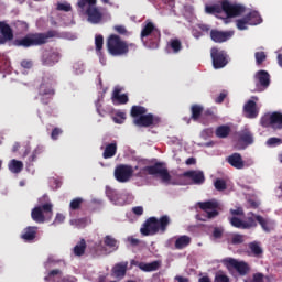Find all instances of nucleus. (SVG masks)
Wrapping results in <instances>:
<instances>
[{
  "label": "nucleus",
  "instance_id": "30",
  "mask_svg": "<svg viewBox=\"0 0 282 282\" xmlns=\"http://www.w3.org/2000/svg\"><path fill=\"white\" fill-rule=\"evenodd\" d=\"M191 237L183 235L178 237L174 243L176 250H184V248H188L191 246Z\"/></svg>",
  "mask_w": 282,
  "mask_h": 282
},
{
  "label": "nucleus",
  "instance_id": "11",
  "mask_svg": "<svg viewBox=\"0 0 282 282\" xmlns=\"http://www.w3.org/2000/svg\"><path fill=\"white\" fill-rule=\"evenodd\" d=\"M133 177V166L120 164L115 169V178L117 182L124 184Z\"/></svg>",
  "mask_w": 282,
  "mask_h": 282
},
{
  "label": "nucleus",
  "instance_id": "46",
  "mask_svg": "<svg viewBox=\"0 0 282 282\" xmlns=\"http://www.w3.org/2000/svg\"><path fill=\"white\" fill-rule=\"evenodd\" d=\"M267 147H281L282 139L276 137H271L265 142Z\"/></svg>",
  "mask_w": 282,
  "mask_h": 282
},
{
  "label": "nucleus",
  "instance_id": "31",
  "mask_svg": "<svg viewBox=\"0 0 282 282\" xmlns=\"http://www.w3.org/2000/svg\"><path fill=\"white\" fill-rule=\"evenodd\" d=\"M116 153H118V144L109 143L104 150L102 158L104 160H109L110 158H113Z\"/></svg>",
  "mask_w": 282,
  "mask_h": 282
},
{
  "label": "nucleus",
  "instance_id": "34",
  "mask_svg": "<svg viewBox=\"0 0 282 282\" xmlns=\"http://www.w3.org/2000/svg\"><path fill=\"white\" fill-rule=\"evenodd\" d=\"M230 126L223 124L216 128L215 135L216 138H220L221 140H224L228 138V135H230Z\"/></svg>",
  "mask_w": 282,
  "mask_h": 282
},
{
  "label": "nucleus",
  "instance_id": "3",
  "mask_svg": "<svg viewBox=\"0 0 282 282\" xmlns=\"http://www.w3.org/2000/svg\"><path fill=\"white\" fill-rule=\"evenodd\" d=\"M140 39L141 41H144V39H150V47L155 50L160 45L162 31H160V29H158L155 23L151 22V20H147L142 26Z\"/></svg>",
  "mask_w": 282,
  "mask_h": 282
},
{
  "label": "nucleus",
  "instance_id": "5",
  "mask_svg": "<svg viewBox=\"0 0 282 282\" xmlns=\"http://www.w3.org/2000/svg\"><path fill=\"white\" fill-rule=\"evenodd\" d=\"M55 94L54 83L50 78H43L37 87V98L40 99V102H42V105H48L52 102Z\"/></svg>",
  "mask_w": 282,
  "mask_h": 282
},
{
  "label": "nucleus",
  "instance_id": "57",
  "mask_svg": "<svg viewBox=\"0 0 282 282\" xmlns=\"http://www.w3.org/2000/svg\"><path fill=\"white\" fill-rule=\"evenodd\" d=\"M95 107H96L97 113H98L101 118H105V116H107V111L102 110V104H100V99H98V100L95 102Z\"/></svg>",
  "mask_w": 282,
  "mask_h": 282
},
{
  "label": "nucleus",
  "instance_id": "26",
  "mask_svg": "<svg viewBox=\"0 0 282 282\" xmlns=\"http://www.w3.org/2000/svg\"><path fill=\"white\" fill-rule=\"evenodd\" d=\"M243 111L247 116V118L253 119L259 116V110L257 109V102L254 100H249L243 106Z\"/></svg>",
  "mask_w": 282,
  "mask_h": 282
},
{
  "label": "nucleus",
  "instance_id": "39",
  "mask_svg": "<svg viewBox=\"0 0 282 282\" xmlns=\"http://www.w3.org/2000/svg\"><path fill=\"white\" fill-rule=\"evenodd\" d=\"M104 243L107 246V248H110L113 251L118 250V240H116V238L112 236H106L104 238Z\"/></svg>",
  "mask_w": 282,
  "mask_h": 282
},
{
  "label": "nucleus",
  "instance_id": "19",
  "mask_svg": "<svg viewBox=\"0 0 282 282\" xmlns=\"http://www.w3.org/2000/svg\"><path fill=\"white\" fill-rule=\"evenodd\" d=\"M86 14L88 17L89 23H93V25H98V23L102 22V12H100V9L98 7H87L86 8Z\"/></svg>",
  "mask_w": 282,
  "mask_h": 282
},
{
  "label": "nucleus",
  "instance_id": "43",
  "mask_svg": "<svg viewBox=\"0 0 282 282\" xmlns=\"http://www.w3.org/2000/svg\"><path fill=\"white\" fill-rule=\"evenodd\" d=\"M170 47L173 50L174 54L182 51V42L178 39L171 40Z\"/></svg>",
  "mask_w": 282,
  "mask_h": 282
},
{
  "label": "nucleus",
  "instance_id": "7",
  "mask_svg": "<svg viewBox=\"0 0 282 282\" xmlns=\"http://www.w3.org/2000/svg\"><path fill=\"white\" fill-rule=\"evenodd\" d=\"M220 6H223V12H225L227 18H224V22L228 23V19H235V17H241L246 12V7L243 4H232L228 0H221Z\"/></svg>",
  "mask_w": 282,
  "mask_h": 282
},
{
  "label": "nucleus",
  "instance_id": "60",
  "mask_svg": "<svg viewBox=\"0 0 282 282\" xmlns=\"http://www.w3.org/2000/svg\"><path fill=\"white\" fill-rule=\"evenodd\" d=\"M58 274H62L61 269H55L48 272V275H46L44 278V281H50V279H52V276H58Z\"/></svg>",
  "mask_w": 282,
  "mask_h": 282
},
{
  "label": "nucleus",
  "instance_id": "18",
  "mask_svg": "<svg viewBox=\"0 0 282 282\" xmlns=\"http://www.w3.org/2000/svg\"><path fill=\"white\" fill-rule=\"evenodd\" d=\"M132 265H138L139 270H142V272H155L162 268V261L155 260L150 263L147 262H135V260L131 261Z\"/></svg>",
  "mask_w": 282,
  "mask_h": 282
},
{
  "label": "nucleus",
  "instance_id": "23",
  "mask_svg": "<svg viewBox=\"0 0 282 282\" xmlns=\"http://www.w3.org/2000/svg\"><path fill=\"white\" fill-rule=\"evenodd\" d=\"M121 93L122 88L115 87L111 97L113 105H127V102H129V96L127 94L121 95Z\"/></svg>",
  "mask_w": 282,
  "mask_h": 282
},
{
  "label": "nucleus",
  "instance_id": "45",
  "mask_svg": "<svg viewBox=\"0 0 282 282\" xmlns=\"http://www.w3.org/2000/svg\"><path fill=\"white\" fill-rule=\"evenodd\" d=\"M105 45V37L102 35H96L95 36V46L96 52H102V46Z\"/></svg>",
  "mask_w": 282,
  "mask_h": 282
},
{
  "label": "nucleus",
  "instance_id": "20",
  "mask_svg": "<svg viewBox=\"0 0 282 282\" xmlns=\"http://www.w3.org/2000/svg\"><path fill=\"white\" fill-rule=\"evenodd\" d=\"M183 177H188L192 180L193 184L200 186L206 182V176L204 175L203 171L191 170L183 173Z\"/></svg>",
  "mask_w": 282,
  "mask_h": 282
},
{
  "label": "nucleus",
  "instance_id": "29",
  "mask_svg": "<svg viewBox=\"0 0 282 282\" xmlns=\"http://www.w3.org/2000/svg\"><path fill=\"white\" fill-rule=\"evenodd\" d=\"M170 225H171V217H169L167 215H163L159 219L156 218L158 232H161L162 235H164V232H166Z\"/></svg>",
  "mask_w": 282,
  "mask_h": 282
},
{
  "label": "nucleus",
  "instance_id": "38",
  "mask_svg": "<svg viewBox=\"0 0 282 282\" xmlns=\"http://www.w3.org/2000/svg\"><path fill=\"white\" fill-rule=\"evenodd\" d=\"M206 14H221L224 12V6L223 4H212L205 7Z\"/></svg>",
  "mask_w": 282,
  "mask_h": 282
},
{
  "label": "nucleus",
  "instance_id": "59",
  "mask_svg": "<svg viewBox=\"0 0 282 282\" xmlns=\"http://www.w3.org/2000/svg\"><path fill=\"white\" fill-rule=\"evenodd\" d=\"M213 237L214 239H221V237H224V229L215 227L213 231Z\"/></svg>",
  "mask_w": 282,
  "mask_h": 282
},
{
  "label": "nucleus",
  "instance_id": "64",
  "mask_svg": "<svg viewBox=\"0 0 282 282\" xmlns=\"http://www.w3.org/2000/svg\"><path fill=\"white\" fill-rule=\"evenodd\" d=\"M32 61L24 59L21 62V67L24 69H32Z\"/></svg>",
  "mask_w": 282,
  "mask_h": 282
},
{
  "label": "nucleus",
  "instance_id": "4",
  "mask_svg": "<svg viewBox=\"0 0 282 282\" xmlns=\"http://www.w3.org/2000/svg\"><path fill=\"white\" fill-rule=\"evenodd\" d=\"M145 175H159L163 184H171V174L169 173V170L160 162L155 163L154 165L144 166L137 174H134V177H144Z\"/></svg>",
  "mask_w": 282,
  "mask_h": 282
},
{
  "label": "nucleus",
  "instance_id": "62",
  "mask_svg": "<svg viewBox=\"0 0 282 282\" xmlns=\"http://www.w3.org/2000/svg\"><path fill=\"white\" fill-rule=\"evenodd\" d=\"M216 282H230V278L228 275L219 274L215 278Z\"/></svg>",
  "mask_w": 282,
  "mask_h": 282
},
{
  "label": "nucleus",
  "instance_id": "28",
  "mask_svg": "<svg viewBox=\"0 0 282 282\" xmlns=\"http://www.w3.org/2000/svg\"><path fill=\"white\" fill-rule=\"evenodd\" d=\"M191 118L187 119V124H191V120L194 122H199V118H202V113H204V106L194 104L191 107Z\"/></svg>",
  "mask_w": 282,
  "mask_h": 282
},
{
  "label": "nucleus",
  "instance_id": "14",
  "mask_svg": "<svg viewBox=\"0 0 282 282\" xmlns=\"http://www.w3.org/2000/svg\"><path fill=\"white\" fill-rule=\"evenodd\" d=\"M41 61L44 67H54L61 61V53L57 50L51 48L42 54Z\"/></svg>",
  "mask_w": 282,
  "mask_h": 282
},
{
  "label": "nucleus",
  "instance_id": "51",
  "mask_svg": "<svg viewBox=\"0 0 282 282\" xmlns=\"http://www.w3.org/2000/svg\"><path fill=\"white\" fill-rule=\"evenodd\" d=\"M236 25L238 28V30H248L249 22H248V18H246V15L242 19H239L236 21Z\"/></svg>",
  "mask_w": 282,
  "mask_h": 282
},
{
  "label": "nucleus",
  "instance_id": "13",
  "mask_svg": "<svg viewBox=\"0 0 282 282\" xmlns=\"http://www.w3.org/2000/svg\"><path fill=\"white\" fill-rule=\"evenodd\" d=\"M198 208L206 213L207 219H215V217L219 216V210H217L219 208V203H217V200L199 202Z\"/></svg>",
  "mask_w": 282,
  "mask_h": 282
},
{
  "label": "nucleus",
  "instance_id": "47",
  "mask_svg": "<svg viewBox=\"0 0 282 282\" xmlns=\"http://www.w3.org/2000/svg\"><path fill=\"white\" fill-rule=\"evenodd\" d=\"M97 0H79L78 6L82 10L88 4V8H96Z\"/></svg>",
  "mask_w": 282,
  "mask_h": 282
},
{
  "label": "nucleus",
  "instance_id": "44",
  "mask_svg": "<svg viewBox=\"0 0 282 282\" xmlns=\"http://www.w3.org/2000/svg\"><path fill=\"white\" fill-rule=\"evenodd\" d=\"M112 120L116 124H124V121L127 120V113L124 112H117L113 117Z\"/></svg>",
  "mask_w": 282,
  "mask_h": 282
},
{
  "label": "nucleus",
  "instance_id": "8",
  "mask_svg": "<svg viewBox=\"0 0 282 282\" xmlns=\"http://www.w3.org/2000/svg\"><path fill=\"white\" fill-rule=\"evenodd\" d=\"M210 56L214 69H224L228 65V53L226 51L212 47Z\"/></svg>",
  "mask_w": 282,
  "mask_h": 282
},
{
  "label": "nucleus",
  "instance_id": "63",
  "mask_svg": "<svg viewBox=\"0 0 282 282\" xmlns=\"http://www.w3.org/2000/svg\"><path fill=\"white\" fill-rule=\"evenodd\" d=\"M132 213L138 216L144 215V208L142 206L133 207Z\"/></svg>",
  "mask_w": 282,
  "mask_h": 282
},
{
  "label": "nucleus",
  "instance_id": "55",
  "mask_svg": "<svg viewBox=\"0 0 282 282\" xmlns=\"http://www.w3.org/2000/svg\"><path fill=\"white\" fill-rule=\"evenodd\" d=\"M214 186H215L216 191H226V188H227L226 181H224L221 178H217L215 181Z\"/></svg>",
  "mask_w": 282,
  "mask_h": 282
},
{
  "label": "nucleus",
  "instance_id": "2",
  "mask_svg": "<svg viewBox=\"0 0 282 282\" xmlns=\"http://www.w3.org/2000/svg\"><path fill=\"white\" fill-rule=\"evenodd\" d=\"M106 47L110 56H127L129 47H135V44H129L118 34H110L106 42Z\"/></svg>",
  "mask_w": 282,
  "mask_h": 282
},
{
  "label": "nucleus",
  "instance_id": "32",
  "mask_svg": "<svg viewBox=\"0 0 282 282\" xmlns=\"http://www.w3.org/2000/svg\"><path fill=\"white\" fill-rule=\"evenodd\" d=\"M249 25H259V23H262L263 19H261V15L257 11H251L247 15H245Z\"/></svg>",
  "mask_w": 282,
  "mask_h": 282
},
{
  "label": "nucleus",
  "instance_id": "12",
  "mask_svg": "<svg viewBox=\"0 0 282 282\" xmlns=\"http://www.w3.org/2000/svg\"><path fill=\"white\" fill-rule=\"evenodd\" d=\"M160 122H162V119L153 113H145L133 120V124H135V127L143 128L158 127Z\"/></svg>",
  "mask_w": 282,
  "mask_h": 282
},
{
  "label": "nucleus",
  "instance_id": "58",
  "mask_svg": "<svg viewBox=\"0 0 282 282\" xmlns=\"http://www.w3.org/2000/svg\"><path fill=\"white\" fill-rule=\"evenodd\" d=\"M265 279V275L261 272L254 273L252 275V280L251 281H247V282H263Z\"/></svg>",
  "mask_w": 282,
  "mask_h": 282
},
{
  "label": "nucleus",
  "instance_id": "25",
  "mask_svg": "<svg viewBox=\"0 0 282 282\" xmlns=\"http://www.w3.org/2000/svg\"><path fill=\"white\" fill-rule=\"evenodd\" d=\"M127 268H129V262H119L112 268V274L116 279H124L127 276Z\"/></svg>",
  "mask_w": 282,
  "mask_h": 282
},
{
  "label": "nucleus",
  "instance_id": "1",
  "mask_svg": "<svg viewBox=\"0 0 282 282\" xmlns=\"http://www.w3.org/2000/svg\"><path fill=\"white\" fill-rule=\"evenodd\" d=\"M61 36L57 31L51 30L46 33H29L23 37L13 40L14 47H24L28 50L29 47H39L41 45H45L48 39H56Z\"/></svg>",
  "mask_w": 282,
  "mask_h": 282
},
{
  "label": "nucleus",
  "instance_id": "33",
  "mask_svg": "<svg viewBox=\"0 0 282 282\" xmlns=\"http://www.w3.org/2000/svg\"><path fill=\"white\" fill-rule=\"evenodd\" d=\"M256 221H258L264 232H270V230H272V221H270V219H267L261 215H256Z\"/></svg>",
  "mask_w": 282,
  "mask_h": 282
},
{
  "label": "nucleus",
  "instance_id": "54",
  "mask_svg": "<svg viewBox=\"0 0 282 282\" xmlns=\"http://www.w3.org/2000/svg\"><path fill=\"white\" fill-rule=\"evenodd\" d=\"M226 98H228V90H223V91L214 99V102H216V105H221V102H224V100H226Z\"/></svg>",
  "mask_w": 282,
  "mask_h": 282
},
{
  "label": "nucleus",
  "instance_id": "27",
  "mask_svg": "<svg viewBox=\"0 0 282 282\" xmlns=\"http://www.w3.org/2000/svg\"><path fill=\"white\" fill-rule=\"evenodd\" d=\"M37 230L39 227L36 226H29L24 228L23 232L21 234V239L26 242L34 241L36 239Z\"/></svg>",
  "mask_w": 282,
  "mask_h": 282
},
{
  "label": "nucleus",
  "instance_id": "17",
  "mask_svg": "<svg viewBox=\"0 0 282 282\" xmlns=\"http://www.w3.org/2000/svg\"><path fill=\"white\" fill-rule=\"evenodd\" d=\"M235 35V31H219V30H212L210 31V39L214 43H226L229 39H232Z\"/></svg>",
  "mask_w": 282,
  "mask_h": 282
},
{
  "label": "nucleus",
  "instance_id": "6",
  "mask_svg": "<svg viewBox=\"0 0 282 282\" xmlns=\"http://www.w3.org/2000/svg\"><path fill=\"white\" fill-rule=\"evenodd\" d=\"M260 124L264 129H273V131H281L282 113L280 111L268 112L261 117Z\"/></svg>",
  "mask_w": 282,
  "mask_h": 282
},
{
  "label": "nucleus",
  "instance_id": "16",
  "mask_svg": "<svg viewBox=\"0 0 282 282\" xmlns=\"http://www.w3.org/2000/svg\"><path fill=\"white\" fill-rule=\"evenodd\" d=\"M258 91H264L270 87V73L267 70H258L254 75Z\"/></svg>",
  "mask_w": 282,
  "mask_h": 282
},
{
  "label": "nucleus",
  "instance_id": "48",
  "mask_svg": "<svg viewBox=\"0 0 282 282\" xmlns=\"http://www.w3.org/2000/svg\"><path fill=\"white\" fill-rule=\"evenodd\" d=\"M256 63L257 65H263V62H265V58H268V55H265V52H256L254 54Z\"/></svg>",
  "mask_w": 282,
  "mask_h": 282
},
{
  "label": "nucleus",
  "instance_id": "50",
  "mask_svg": "<svg viewBox=\"0 0 282 282\" xmlns=\"http://www.w3.org/2000/svg\"><path fill=\"white\" fill-rule=\"evenodd\" d=\"M229 221H230L231 226H234V228H239V229L243 230L245 223L240 218L231 217Z\"/></svg>",
  "mask_w": 282,
  "mask_h": 282
},
{
  "label": "nucleus",
  "instance_id": "22",
  "mask_svg": "<svg viewBox=\"0 0 282 282\" xmlns=\"http://www.w3.org/2000/svg\"><path fill=\"white\" fill-rule=\"evenodd\" d=\"M228 164L232 166L234 169H237L238 171H241V169L246 167V163L243 162V158L241 156L240 153H232L229 155L227 159Z\"/></svg>",
  "mask_w": 282,
  "mask_h": 282
},
{
  "label": "nucleus",
  "instance_id": "42",
  "mask_svg": "<svg viewBox=\"0 0 282 282\" xmlns=\"http://www.w3.org/2000/svg\"><path fill=\"white\" fill-rule=\"evenodd\" d=\"M84 199L82 197H76L70 200L69 208L70 210H80Z\"/></svg>",
  "mask_w": 282,
  "mask_h": 282
},
{
  "label": "nucleus",
  "instance_id": "36",
  "mask_svg": "<svg viewBox=\"0 0 282 282\" xmlns=\"http://www.w3.org/2000/svg\"><path fill=\"white\" fill-rule=\"evenodd\" d=\"M147 108L144 106H132L130 110V115L134 120H138V118H141V116L147 115Z\"/></svg>",
  "mask_w": 282,
  "mask_h": 282
},
{
  "label": "nucleus",
  "instance_id": "24",
  "mask_svg": "<svg viewBox=\"0 0 282 282\" xmlns=\"http://www.w3.org/2000/svg\"><path fill=\"white\" fill-rule=\"evenodd\" d=\"M0 34L8 42L14 41V30L6 21H0Z\"/></svg>",
  "mask_w": 282,
  "mask_h": 282
},
{
  "label": "nucleus",
  "instance_id": "41",
  "mask_svg": "<svg viewBox=\"0 0 282 282\" xmlns=\"http://www.w3.org/2000/svg\"><path fill=\"white\" fill-rule=\"evenodd\" d=\"M249 250H251L254 257H261V254H263V249L259 246V242H250Z\"/></svg>",
  "mask_w": 282,
  "mask_h": 282
},
{
  "label": "nucleus",
  "instance_id": "49",
  "mask_svg": "<svg viewBox=\"0 0 282 282\" xmlns=\"http://www.w3.org/2000/svg\"><path fill=\"white\" fill-rule=\"evenodd\" d=\"M56 10L59 12H72V4L68 2H58Z\"/></svg>",
  "mask_w": 282,
  "mask_h": 282
},
{
  "label": "nucleus",
  "instance_id": "40",
  "mask_svg": "<svg viewBox=\"0 0 282 282\" xmlns=\"http://www.w3.org/2000/svg\"><path fill=\"white\" fill-rule=\"evenodd\" d=\"M252 215L253 216L247 217V219L243 221L245 223L243 230H248L250 228H257V216H254V214Z\"/></svg>",
  "mask_w": 282,
  "mask_h": 282
},
{
  "label": "nucleus",
  "instance_id": "35",
  "mask_svg": "<svg viewBox=\"0 0 282 282\" xmlns=\"http://www.w3.org/2000/svg\"><path fill=\"white\" fill-rule=\"evenodd\" d=\"M8 169L11 173H21V171H23V163L17 159H13L9 162Z\"/></svg>",
  "mask_w": 282,
  "mask_h": 282
},
{
  "label": "nucleus",
  "instance_id": "37",
  "mask_svg": "<svg viewBox=\"0 0 282 282\" xmlns=\"http://www.w3.org/2000/svg\"><path fill=\"white\" fill-rule=\"evenodd\" d=\"M85 250H87V242L85 241V239H82L74 247V254H75V257H83V254H85Z\"/></svg>",
  "mask_w": 282,
  "mask_h": 282
},
{
  "label": "nucleus",
  "instance_id": "56",
  "mask_svg": "<svg viewBox=\"0 0 282 282\" xmlns=\"http://www.w3.org/2000/svg\"><path fill=\"white\" fill-rule=\"evenodd\" d=\"M232 246H239V243H243V235L235 234L231 238Z\"/></svg>",
  "mask_w": 282,
  "mask_h": 282
},
{
  "label": "nucleus",
  "instance_id": "10",
  "mask_svg": "<svg viewBox=\"0 0 282 282\" xmlns=\"http://www.w3.org/2000/svg\"><path fill=\"white\" fill-rule=\"evenodd\" d=\"M52 208H54L52 203H46L42 206L34 207L31 212V218L33 221H35V224H45V214L52 215Z\"/></svg>",
  "mask_w": 282,
  "mask_h": 282
},
{
  "label": "nucleus",
  "instance_id": "9",
  "mask_svg": "<svg viewBox=\"0 0 282 282\" xmlns=\"http://www.w3.org/2000/svg\"><path fill=\"white\" fill-rule=\"evenodd\" d=\"M224 265L228 270H236L240 276H246L250 272V265L246 261H239L234 258H225L223 260Z\"/></svg>",
  "mask_w": 282,
  "mask_h": 282
},
{
  "label": "nucleus",
  "instance_id": "15",
  "mask_svg": "<svg viewBox=\"0 0 282 282\" xmlns=\"http://www.w3.org/2000/svg\"><path fill=\"white\" fill-rule=\"evenodd\" d=\"M141 235H143V237H149V236H153V235H158V218L156 217H150L148 218L141 229H140Z\"/></svg>",
  "mask_w": 282,
  "mask_h": 282
},
{
  "label": "nucleus",
  "instance_id": "21",
  "mask_svg": "<svg viewBox=\"0 0 282 282\" xmlns=\"http://www.w3.org/2000/svg\"><path fill=\"white\" fill-rule=\"evenodd\" d=\"M238 142H240V144H243V149H246V147L254 144V134H252V131H250V129L245 128L243 130L238 132Z\"/></svg>",
  "mask_w": 282,
  "mask_h": 282
},
{
  "label": "nucleus",
  "instance_id": "53",
  "mask_svg": "<svg viewBox=\"0 0 282 282\" xmlns=\"http://www.w3.org/2000/svg\"><path fill=\"white\" fill-rule=\"evenodd\" d=\"M113 30L115 32H117V34H120L121 36H129V31L127 30L126 25H115Z\"/></svg>",
  "mask_w": 282,
  "mask_h": 282
},
{
  "label": "nucleus",
  "instance_id": "52",
  "mask_svg": "<svg viewBox=\"0 0 282 282\" xmlns=\"http://www.w3.org/2000/svg\"><path fill=\"white\" fill-rule=\"evenodd\" d=\"M72 226H76V228H85L87 226V218H79L70 220Z\"/></svg>",
  "mask_w": 282,
  "mask_h": 282
},
{
  "label": "nucleus",
  "instance_id": "61",
  "mask_svg": "<svg viewBox=\"0 0 282 282\" xmlns=\"http://www.w3.org/2000/svg\"><path fill=\"white\" fill-rule=\"evenodd\" d=\"M63 134V130L61 128H54L51 133L52 140H58V135Z\"/></svg>",
  "mask_w": 282,
  "mask_h": 282
}]
</instances>
